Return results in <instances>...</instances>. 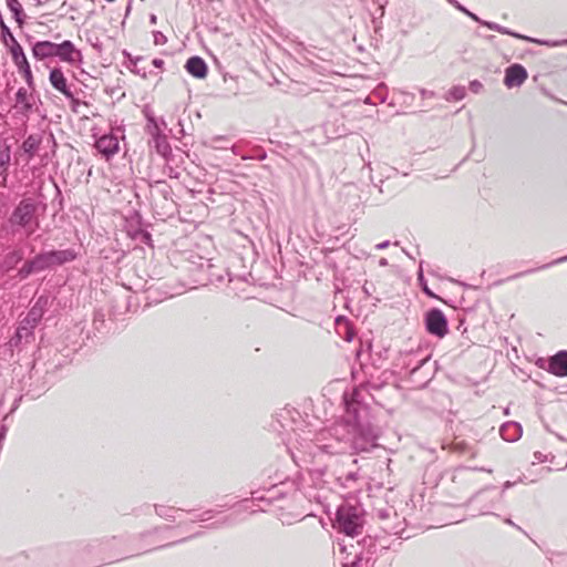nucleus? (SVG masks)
<instances>
[{
  "label": "nucleus",
  "instance_id": "1",
  "mask_svg": "<svg viewBox=\"0 0 567 567\" xmlns=\"http://www.w3.org/2000/svg\"><path fill=\"white\" fill-rule=\"evenodd\" d=\"M346 416L316 435L312 451L307 460L328 456L323 467L313 468L324 484L342 489H355L360 478L358 460L353 453L369 452L377 446L378 430L372 425L370 409L361 402V391L355 389L351 401H347Z\"/></svg>",
  "mask_w": 567,
  "mask_h": 567
},
{
  "label": "nucleus",
  "instance_id": "2",
  "mask_svg": "<svg viewBox=\"0 0 567 567\" xmlns=\"http://www.w3.org/2000/svg\"><path fill=\"white\" fill-rule=\"evenodd\" d=\"M274 429L282 436L288 452L293 462L301 466L307 464V454H315L312 451L316 437H311L300 413L293 408H284L276 413Z\"/></svg>",
  "mask_w": 567,
  "mask_h": 567
},
{
  "label": "nucleus",
  "instance_id": "3",
  "mask_svg": "<svg viewBox=\"0 0 567 567\" xmlns=\"http://www.w3.org/2000/svg\"><path fill=\"white\" fill-rule=\"evenodd\" d=\"M8 223L13 234L23 230L24 235L30 237L40 226L38 204L32 198L22 199L12 210Z\"/></svg>",
  "mask_w": 567,
  "mask_h": 567
},
{
  "label": "nucleus",
  "instance_id": "4",
  "mask_svg": "<svg viewBox=\"0 0 567 567\" xmlns=\"http://www.w3.org/2000/svg\"><path fill=\"white\" fill-rule=\"evenodd\" d=\"M333 526L347 536L360 535L364 526V509L359 504H341L337 509Z\"/></svg>",
  "mask_w": 567,
  "mask_h": 567
},
{
  "label": "nucleus",
  "instance_id": "5",
  "mask_svg": "<svg viewBox=\"0 0 567 567\" xmlns=\"http://www.w3.org/2000/svg\"><path fill=\"white\" fill-rule=\"evenodd\" d=\"M287 494V483L280 482L272 484L270 487H264L251 492V502L257 503L256 508L248 506V498L243 499L237 504L236 513L249 512L255 514L265 512L266 506L271 505L275 501L282 498Z\"/></svg>",
  "mask_w": 567,
  "mask_h": 567
},
{
  "label": "nucleus",
  "instance_id": "6",
  "mask_svg": "<svg viewBox=\"0 0 567 567\" xmlns=\"http://www.w3.org/2000/svg\"><path fill=\"white\" fill-rule=\"evenodd\" d=\"M53 58H56L59 61L72 66L82 64L84 60L81 50H79L70 40H64L61 43L53 42L52 59Z\"/></svg>",
  "mask_w": 567,
  "mask_h": 567
},
{
  "label": "nucleus",
  "instance_id": "7",
  "mask_svg": "<svg viewBox=\"0 0 567 567\" xmlns=\"http://www.w3.org/2000/svg\"><path fill=\"white\" fill-rule=\"evenodd\" d=\"M9 51L11 54V59L17 66L19 73L23 76L25 83L30 89L34 86V79L32 74V70L30 63L25 56V53L17 41V39H12V44L9 45Z\"/></svg>",
  "mask_w": 567,
  "mask_h": 567
},
{
  "label": "nucleus",
  "instance_id": "8",
  "mask_svg": "<svg viewBox=\"0 0 567 567\" xmlns=\"http://www.w3.org/2000/svg\"><path fill=\"white\" fill-rule=\"evenodd\" d=\"M425 328L430 334L443 338L447 331V320L442 310L433 308L425 315Z\"/></svg>",
  "mask_w": 567,
  "mask_h": 567
},
{
  "label": "nucleus",
  "instance_id": "9",
  "mask_svg": "<svg viewBox=\"0 0 567 567\" xmlns=\"http://www.w3.org/2000/svg\"><path fill=\"white\" fill-rule=\"evenodd\" d=\"M49 81L53 89L60 92L65 99L70 100L73 104L79 101L75 99L71 86L68 84V80L61 68H53L49 74Z\"/></svg>",
  "mask_w": 567,
  "mask_h": 567
},
{
  "label": "nucleus",
  "instance_id": "10",
  "mask_svg": "<svg viewBox=\"0 0 567 567\" xmlns=\"http://www.w3.org/2000/svg\"><path fill=\"white\" fill-rule=\"evenodd\" d=\"M516 484V482H511V481H506L504 484H503V488H502V492L501 493H495V487H486L480 492H477L473 497H472V502H482L484 499H489L491 501V506H486L484 508H482V514H488V508L491 507H494V503L495 502H499L503 496H504V493L513 487L514 485Z\"/></svg>",
  "mask_w": 567,
  "mask_h": 567
},
{
  "label": "nucleus",
  "instance_id": "11",
  "mask_svg": "<svg viewBox=\"0 0 567 567\" xmlns=\"http://www.w3.org/2000/svg\"><path fill=\"white\" fill-rule=\"evenodd\" d=\"M95 148L106 159L111 158L120 150L118 136L113 132L102 135L95 141Z\"/></svg>",
  "mask_w": 567,
  "mask_h": 567
},
{
  "label": "nucleus",
  "instance_id": "12",
  "mask_svg": "<svg viewBox=\"0 0 567 567\" xmlns=\"http://www.w3.org/2000/svg\"><path fill=\"white\" fill-rule=\"evenodd\" d=\"M49 268L50 266L47 252H41L34 256L32 259L25 261L23 266L18 270V276L20 279H25L33 272L43 271Z\"/></svg>",
  "mask_w": 567,
  "mask_h": 567
},
{
  "label": "nucleus",
  "instance_id": "13",
  "mask_svg": "<svg viewBox=\"0 0 567 567\" xmlns=\"http://www.w3.org/2000/svg\"><path fill=\"white\" fill-rule=\"evenodd\" d=\"M546 370L556 377H567V350H560L551 355Z\"/></svg>",
  "mask_w": 567,
  "mask_h": 567
},
{
  "label": "nucleus",
  "instance_id": "14",
  "mask_svg": "<svg viewBox=\"0 0 567 567\" xmlns=\"http://www.w3.org/2000/svg\"><path fill=\"white\" fill-rule=\"evenodd\" d=\"M527 79V71L520 64H512L505 71L504 84L507 87L520 86Z\"/></svg>",
  "mask_w": 567,
  "mask_h": 567
},
{
  "label": "nucleus",
  "instance_id": "15",
  "mask_svg": "<svg viewBox=\"0 0 567 567\" xmlns=\"http://www.w3.org/2000/svg\"><path fill=\"white\" fill-rule=\"evenodd\" d=\"M32 327L28 324V322L21 321L13 334V337L9 341V346L11 349L20 348L22 344L29 343L33 340Z\"/></svg>",
  "mask_w": 567,
  "mask_h": 567
},
{
  "label": "nucleus",
  "instance_id": "16",
  "mask_svg": "<svg viewBox=\"0 0 567 567\" xmlns=\"http://www.w3.org/2000/svg\"><path fill=\"white\" fill-rule=\"evenodd\" d=\"M47 256L51 268L73 261L76 258V252L73 249L51 250L47 251Z\"/></svg>",
  "mask_w": 567,
  "mask_h": 567
},
{
  "label": "nucleus",
  "instance_id": "17",
  "mask_svg": "<svg viewBox=\"0 0 567 567\" xmlns=\"http://www.w3.org/2000/svg\"><path fill=\"white\" fill-rule=\"evenodd\" d=\"M53 42L49 40L35 41L31 45L32 56L37 61H45L52 59Z\"/></svg>",
  "mask_w": 567,
  "mask_h": 567
},
{
  "label": "nucleus",
  "instance_id": "18",
  "mask_svg": "<svg viewBox=\"0 0 567 567\" xmlns=\"http://www.w3.org/2000/svg\"><path fill=\"white\" fill-rule=\"evenodd\" d=\"M186 71L196 79H204L207 75V64L200 56H192L186 61Z\"/></svg>",
  "mask_w": 567,
  "mask_h": 567
},
{
  "label": "nucleus",
  "instance_id": "19",
  "mask_svg": "<svg viewBox=\"0 0 567 567\" xmlns=\"http://www.w3.org/2000/svg\"><path fill=\"white\" fill-rule=\"evenodd\" d=\"M42 143L41 134H30L21 145V148L24 154H27L28 159H32L34 155L38 153L40 145Z\"/></svg>",
  "mask_w": 567,
  "mask_h": 567
},
{
  "label": "nucleus",
  "instance_id": "20",
  "mask_svg": "<svg viewBox=\"0 0 567 567\" xmlns=\"http://www.w3.org/2000/svg\"><path fill=\"white\" fill-rule=\"evenodd\" d=\"M499 434L507 442H515L522 436V426L516 422H506L499 429Z\"/></svg>",
  "mask_w": 567,
  "mask_h": 567
},
{
  "label": "nucleus",
  "instance_id": "21",
  "mask_svg": "<svg viewBox=\"0 0 567 567\" xmlns=\"http://www.w3.org/2000/svg\"><path fill=\"white\" fill-rule=\"evenodd\" d=\"M32 96L28 93V90L20 87L16 93V104L20 107L22 113H29L33 107Z\"/></svg>",
  "mask_w": 567,
  "mask_h": 567
},
{
  "label": "nucleus",
  "instance_id": "22",
  "mask_svg": "<svg viewBox=\"0 0 567 567\" xmlns=\"http://www.w3.org/2000/svg\"><path fill=\"white\" fill-rule=\"evenodd\" d=\"M154 509L157 516L172 522L176 520L178 514L183 512L182 509L166 505H154Z\"/></svg>",
  "mask_w": 567,
  "mask_h": 567
},
{
  "label": "nucleus",
  "instance_id": "23",
  "mask_svg": "<svg viewBox=\"0 0 567 567\" xmlns=\"http://www.w3.org/2000/svg\"><path fill=\"white\" fill-rule=\"evenodd\" d=\"M6 2L16 22L21 27L27 18L21 3L19 0H6Z\"/></svg>",
  "mask_w": 567,
  "mask_h": 567
},
{
  "label": "nucleus",
  "instance_id": "24",
  "mask_svg": "<svg viewBox=\"0 0 567 567\" xmlns=\"http://www.w3.org/2000/svg\"><path fill=\"white\" fill-rule=\"evenodd\" d=\"M40 301L41 299L37 301V303L29 310L27 317L22 320L23 322H28L32 329L37 327L43 316V309L39 306Z\"/></svg>",
  "mask_w": 567,
  "mask_h": 567
},
{
  "label": "nucleus",
  "instance_id": "25",
  "mask_svg": "<svg viewBox=\"0 0 567 567\" xmlns=\"http://www.w3.org/2000/svg\"><path fill=\"white\" fill-rule=\"evenodd\" d=\"M23 259L22 249H13L9 251L3 258V267L7 270L14 268Z\"/></svg>",
  "mask_w": 567,
  "mask_h": 567
},
{
  "label": "nucleus",
  "instance_id": "26",
  "mask_svg": "<svg viewBox=\"0 0 567 567\" xmlns=\"http://www.w3.org/2000/svg\"><path fill=\"white\" fill-rule=\"evenodd\" d=\"M156 152L162 156H167L171 153V145L165 134L151 140Z\"/></svg>",
  "mask_w": 567,
  "mask_h": 567
},
{
  "label": "nucleus",
  "instance_id": "27",
  "mask_svg": "<svg viewBox=\"0 0 567 567\" xmlns=\"http://www.w3.org/2000/svg\"><path fill=\"white\" fill-rule=\"evenodd\" d=\"M10 159V147L4 143L0 142V175L7 172Z\"/></svg>",
  "mask_w": 567,
  "mask_h": 567
},
{
  "label": "nucleus",
  "instance_id": "28",
  "mask_svg": "<svg viewBox=\"0 0 567 567\" xmlns=\"http://www.w3.org/2000/svg\"><path fill=\"white\" fill-rule=\"evenodd\" d=\"M466 90L464 86L456 85L453 86L446 94V101H461L465 97Z\"/></svg>",
  "mask_w": 567,
  "mask_h": 567
},
{
  "label": "nucleus",
  "instance_id": "29",
  "mask_svg": "<svg viewBox=\"0 0 567 567\" xmlns=\"http://www.w3.org/2000/svg\"><path fill=\"white\" fill-rule=\"evenodd\" d=\"M146 127H147V132L152 138L163 135L158 122L153 116L147 117V126Z\"/></svg>",
  "mask_w": 567,
  "mask_h": 567
},
{
  "label": "nucleus",
  "instance_id": "30",
  "mask_svg": "<svg viewBox=\"0 0 567 567\" xmlns=\"http://www.w3.org/2000/svg\"><path fill=\"white\" fill-rule=\"evenodd\" d=\"M525 41L537 43L540 45H547V47H551V48L567 45V39L551 41V40H538V39L528 37V39H525Z\"/></svg>",
  "mask_w": 567,
  "mask_h": 567
},
{
  "label": "nucleus",
  "instance_id": "31",
  "mask_svg": "<svg viewBox=\"0 0 567 567\" xmlns=\"http://www.w3.org/2000/svg\"><path fill=\"white\" fill-rule=\"evenodd\" d=\"M449 3H451L453 7H455L458 11L465 13L467 17H470L475 22L480 21V17L475 13L467 10L463 4H461L457 0H447Z\"/></svg>",
  "mask_w": 567,
  "mask_h": 567
},
{
  "label": "nucleus",
  "instance_id": "32",
  "mask_svg": "<svg viewBox=\"0 0 567 567\" xmlns=\"http://www.w3.org/2000/svg\"><path fill=\"white\" fill-rule=\"evenodd\" d=\"M1 37L3 43L9 48L12 44V39H16L11 33L10 29L1 21Z\"/></svg>",
  "mask_w": 567,
  "mask_h": 567
},
{
  "label": "nucleus",
  "instance_id": "33",
  "mask_svg": "<svg viewBox=\"0 0 567 567\" xmlns=\"http://www.w3.org/2000/svg\"><path fill=\"white\" fill-rule=\"evenodd\" d=\"M417 280H419L420 286L422 287L423 292L426 293L430 297H434V293L429 289L426 282H425L424 275H423L422 262L420 264V268H419V271H417Z\"/></svg>",
  "mask_w": 567,
  "mask_h": 567
},
{
  "label": "nucleus",
  "instance_id": "34",
  "mask_svg": "<svg viewBox=\"0 0 567 567\" xmlns=\"http://www.w3.org/2000/svg\"><path fill=\"white\" fill-rule=\"evenodd\" d=\"M553 458H554V456L550 455V454H545L543 452L536 451L534 453L533 464H535V463H546L548 461H551Z\"/></svg>",
  "mask_w": 567,
  "mask_h": 567
},
{
  "label": "nucleus",
  "instance_id": "35",
  "mask_svg": "<svg viewBox=\"0 0 567 567\" xmlns=\"http://www.w3.org/2000/svg\"><path fill=\"white\" fill-rule=\"evenodd\" d=\"M499 33L502 34H506V35H511V37H514V38H517V39H522V40H525V39H528L527 35H523V34H519L517 32H514L509 29H507L506 27H501V30L498 31Z\"/></svg>",
  "mask_w": 567,
  "mask_h": 567
},
{
  "label": "nucleus",
  "instance_id": "36",
  "mask_svg": "<svg viewBox=\"0 0 567 567\" xmlns=\"http://www.w3.org/2000/svg\"><path fill=\"white\" fill-rule=\"evenodd\" d=\"M477 23L484 25V27H487L489 30H493V31H496L498 32L501 30V24L496 23V22H491V21H485V20H482L480 18V21H477Z\"/></svg>",
  "mask_w": 567,
  "mask_h": 567
},
{
  "label": "nucleus",
  "instance_id": "37",
  "mask_svg": "<svg viewBox=\"0 0 567 567\" xmlns=\"http://www.w3.org/2000/svg\"><path fill=\"white\" fill-rule=\"evenodd\" d=\"M212 516H213V511H206V512H203L202 514L195 515L193 520L194 522H196V520L206 522V520L210 519Z\"/></svg>",
  "mask_w": 567,
  "mask_h": 567
},
{
  "label": "nucleus",
  "instance_id": "38",
  "mask_svg": "<svg viewBox=\"0 0 567 567\" xmlns=\"http://www.w3.org/2000/svg\"><path fill=\"white\" fill-rule=\"evenodd\" d=\"M483 89V84L478 80H473L470 82V90L473 93H480Z\"/></svg>",
  "mask_w": 567,
  "mask_h": 567
},
{
  "label": "nucleus",
  "instance_id": "39",
  "mask_svg": "<svg viewBox=\"0 0 567 567\" xmlns=\"http://www.w3.org/2000/svg\"><path fill=\"white\" fill-rule=\"evenodd\" d=\"M153 37L155 44H164L166 42V37L161 31H155Z\"/></svg>",
  "mask_w": 567,
  "mask_h": 567
},
{
  "label": "nucleus",
  "instance_id": "40",
  "mask_svg": "<svg viewBox=\"0 0 567 567\" xmlns=\"http://www.w3.org/2000/svg\"><path fill=\"white\" fill-rule=\"evenodd\" d=\"M420 94L423 99H431V97H434L435 96V93L433 91H429V90H425V89H421L420 90Z\"/></svg>",
  "mask_w": 567,
  "mask_h": 567
},
{
  "label": "nucleus",
  "instance_id": "41",
  "mask_svg": "<svg viewBox=\"0 0 567 567\" xmlns=\"http://www.w3.org/2000/svg\"><path fill=\"white\" fill-rule=\"evenodd\" d=\"M216 143H219L216 147L217 148H227L226 140L223 136H218L215 138Z\"/></svg>",
  "mask_w": 567,
  "mask_h": 567
},
{
  "label": "nucleus",
  "instance_id": "42",
  "mask_svg": "<svg viewBox=\"0 0 567 567\" xmlns=\"http://www.w3.org/2000/svg\"><path fill=\"white\" fill-rule=\"evenodd\" d=\"M564 261H567V255H566V256H564V257H560V258H558V259H556V260H554V261H553V262H550V264L544 265V266H542L540 268H546V267H548V266H550V265L560 264V262H564Z\"/></svg>",
  "mask_w": 567,
  "mask_h": 567
},
{
  "label": "nucleus",
  "instance_id": "43",
  "mask_svg": "<svg viewBox=\"0 0 567 567\" xmlns=\"http://www.w3.org/2000/svg\"><path fill=\"white\" fill-rule=\"evenodd\" d=\"M378 516L381 519H385L390 516V513L388 509H380V511H378Z\"/></svg>",
  "mask_w": 567,
  "mask_h": 567
},
{
  "label": "nucleus",
  "instance_id": "44",
  "mask_svg": "<svg viewBox=\"0 0 567 567\" xmlns=\"http://www.w3.org/2000/svg\"><path fill=\"white\" fill-rule=\"evenodd\" d=\"M152 64L157 69H162L164 65V61L162 59H154L152 61Z\"/></svg>",
  "mask_w": 567,
  "mask_h": 567
},
{
  "label": "nucleus",
  "instance_id": "45",
  "mask_svg": "<svg viewBox=\"0 0 567 567\" xmlns=\"http://www.w3.org/2000/svg\"><path fill=\"white\" fill-rule=\"evenodd\" d=\"M361 561L360 557H355V559L350 564H344L343 567H358Z\"/></svg>",
  "mask_w": 567,
  "mask_h": 567
},
{
  "label": "nucleus",
  "instance_id": "46",
  "mask_svg": "<svg viewBox=\"0 0 567 567\" xmlns=\"http://www.w3.org/2000/svg\"><path fill=\"white\" fill-rule=\"evenodd\" d=\"M389 246H390V241H389V240H385V241H382V243L378 244V245L375 246V248H377V249H379V250H382V249L388 248Z\"/></svg>",
  "mask_w": 567,
  "mask_h": 567
},
{
  "label": "nucleus",
  "instance_id": "47",
  "mask_svg": "<svg viewBox=\"0 0 567 567\" xmlns=\"http://www.w3.org/2000/svg\"><path fill=\"white\" fill-rule=\"evenodd\" d=\"M231 523H233V519L230 517H224L221 522H218L216 524H217V526H219V525H228Z\"/></svg>",
  "mask_w": 567,
  "mask_h": 567
},
{
  "label": "nucleus",
  "instance_id": "48",
  "mask_svg": "<svg viewBox=\"0 0 567 567\" xmlns=\"http://www.w3.org/2000/svg\"><path fill=\"white\" fill-rule=\"evenodd\" d=\"M267 157V154L266 152L261 151L259 152L255 158H257L258 161H264L265 158Z\"/></svg>",
  "mask_w": 567,
  "mask_h": 567
},
{
  "label": "nucleus",
  "instance_id": "49",
  "mask_svg": "<svg viewBox=\"0 0 567 567\" xmlns=\"http://www.w3.org/2000/svg\"><path fill=\"white\" fill-rule=\"evenodd\" d=\"M465 446H466L465 443H456L455 444V449L458 450L462 453L464 452Z\"/></svg>",
  "mask_w": 567,
  "mask_h": 567
},
{
  "label": "nucleus",
  "instance_id": "50",
  "mask_svg": "<svg viewBox=\"0 0 567 567\" xmlns=\"http://www.w3.org/2000/svg\"><path fill=\"white\" fill-rule=\"evenodd\" d=\"M388 265H389V261H388V259H386V258H381V259L379 260V266H380V267H386Z\"/></svg>",
  "mask_w": 567,
  "mask_h": 567
},
{
  "label": "nucleus",
  "instance_id": "51",
  "mask_svg": "<svg viewBox=\"0 0 567 567\" xmlns=\"http://www.w3.org/2000/svg\"><path fill=\"white\" fill-rule=\"evenodd\" d=\"M151 22L152 23H155L156 22V17L154 14L151 16Z\"/></svg>",
  "mask_w": 567,
  "mask_h": 567
},
{
  "label": "nucleus",
  "instance_id": "52",
  "mask_svg": "<svg viewBox=\"0 0 567 567\" xmlns=\"http://www.w3.org/2000/svg\"><path fill=\"white\" fill-rule=\"evenodd\" d=\"M505 522L509 525H514V523L509 518H507Z\"/></svg>",
  "mask_w": 567,
  "mask_h": 567
},
{
  "label": "nucleus",
  "instance_id": "53",
  "mask_svg": "<svg viewBox=\"0 0 567 567\" xmlns=\"http://www.w3.org/2000/svg\"><path fill=\"white\" fill-rule=\"evenodd\" d=\"M188 538L187 537H184L182 540H178V542H174V544L176 543H179V542H184V540H187ZM173 545V543H171Z\"/></svg>",
  "mask_w": 567,
  "mask_h": 567
},
{
  "label": "nucleus",
  "instance_id": "54",
  "mask_svg": "<svg viewBox=\"0 0 567 567\" xmlns=\"http://www.w3.org/2000/svg\"><path fill=\"white\" fill-rule=\"evenodd\" d=\"M351 339H352V337H351V336H347V337H346V340H348V341H350Z\"/></svg>",
  "mask_w": 567,
  "mask_h": 567
},
{
  "label": "nucleus",
  "instance_id": "55",
  "mask_svg": "<svg viewBox=\"0 0 567 567\" xmlns=\"http://www.w3.org/2000/svg\"><path fill=\"white\" fill-rule=\"evenodd\" d=\"M305 58H306L307 61H311L312 62V60L309 56L306 55Z\"/></svg>",
  "mask_w": 567,
  "mask_h": 567
},
{
  "label": "nucleus",
  "instance_id": "56",
  "mask_svg": "<svg viewBox=\"0 0 567 567\" xmlns=\"http://www.w3.org/2000/svg\"><path fill=\"white\" fill-rule=\"evenodd\" d=\"M251 158L250 156H243V159Z\"/></svg>",
  "mask_w": 567,
  "mask_h": 567
}]
</instances>
